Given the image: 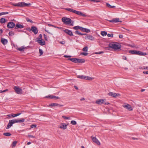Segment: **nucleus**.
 <instances>
[{
    "instance_id": "1",
    "label": "nucleus",
    "mask_w": 148,
    "mask_h": 148,
    "mask_svg": "<svg viewBox=\"0 0 148 148\" xmlns=\"http://www.w3.org/2000/svg\"><path fill=\"white\" fill-rule=\"evenodd\" d=\"M62 20L66 25H69L71 26H73L74 21H72L70 18L64 17L62 18Z\"/></svg>"
},
{
    "instance_id": "2",
    "label": "nucleus",
    "mask_w": 148,
    "mask_h": 148,
    "mask_svg": "<svg viewBox=\"0 0 148 148\" xmlns=\"http://www.w3.org/2000/svg\"><path fill=\"white\" fill-rule=\"evenodd\" d=\"M108 47L114 49V50L115 51H117V50L121 48L120 45L117 43L113 42L110 43Z\"/></svg>"
},
{
    "instance_id": "3",
    "label": "nucleus",
    "mask_w": 148,
    "mask_h": 148,
    "mask_svg": "<svg viewBox=\"0 0 148 148\" xmlns=\"http://www.w3.org/2000/svg\"><path fill=\"white\" fill-rule=\"evenodd\" d=\"M12 5L15 6L20 7H29L31 5L30 3H27L24 2H20L17 3H12Z\"/></svg>"
},
{
    "instance_id": "4",
    "label": "nucleus",
    "mask_w": 148,
    "mask_h": 148,
    "mask_svg": "<svg viewBox=\"0 0 148 148\" xmlns=\"http://www.w3.org/2000/svg\"><path fill=\"white\" fill-rule=\"evenodd\" d=\"M16 93L18 94H21L22 93V89L16 86H15L14 88Z\"/></svg>"
},
{
    "instance_id": "5",
    "label": "nucleus",
    "mask_w": 148,
    "mask_h": 148,
    "mask_svg": "<svg viewBox=\"0 0 148 148\" xmlns=\"http://www.w3.org/2000/svg\"><path fill=\"white\" fill-rule=\"evenodd\" d=\"M67 125L68 124H66L65 123H61L60 125L58 126V128L63 130H65L67 128Z\"/></svg>"
},
{
    "instance_id": "6",
    "label": "nucleus",
    "mask_w": 148,
    "mask_h": 148,
    "mask_svg": "<svg viewBox=\"0 0 148 148\" xmlns=\"http://www.w3.org/2000/svg\"><path fill=\"white\" fill-rule=\"evenodd\" d=\"M108 94L109 96L114 98L120 96V94L115 93L111 92H110Z\"/></svg>"
},
{
    "instance_id": "7",
    "label": "nucleus",
    "mask_w": 148,
    "mask_h": 148,
    "mask_svg": "<svg viewBox=\"0 0 148 148\" xmlns=\"http://www.w3.org/2000/svg\"><path fill=\"white\" fill-rule=\"evenodd\" d=\"M13 124L17 123H21L25 121V119H16L11 120Z\"/></svg>"
},
{
    "instance_id": "8",
    "label": "nucleus",
    "mask_w": 148,
    "mask_h": 148,
    "mask_svg": "<svg viewBox=\"0 0 148 148\" xmlns=\"http://www.w3.org/2000/svg\"><path fill=\"white\" fill-rule=\"evenodd\" d=\"M91 138L93 141L95 143L99 145H100V143L96 137H94L93 136H91Z\"/></svg>"
},
{
    "instance_id": "9",
    "label": "nucleus",
    "mask_w": 148,
    "mask_h": 148,
    "mask_svg": "<svg viewBox=\"0 0 148 148\" xmlns=\"http://www.w3.org/2000/svg\"><path fill=\"white\" fill-rule=\"evenodd\" d=\"M123 107L127 109L129 111H132L133 108L129 104H127L126 105H123Z\"/></svg>"
},
{
    "instance_id": "10",
    "label": "nucleus",
    "mask_w": 148,
    "mask_h": 148,
    "mask_svg": "<svg viewBox=\"0 0 148 148\" xmlns=\"http://www.w3.org/2000/svg\"><path fill=\"white\" fill-rule=\"evenodd\" d=\"M74 13L75 14L78 15H79L80 16H82L83 17H86V15L83 14V13L79 11H77L75 10Z\"/></svg>"
},
{
    "instance_id": "11",
    "label": "nucleus",
    "mask_w": 148,
    "mask_h": 148,
    "mask_svg": "<svg viewBox=\"0 0 148 148\" xmlns=\"http://www.w3.org/2000/svg\"><path fill=\"white\" fill-rule=\"evenodd\" d=\"M74 13L75 14L78 15H79L80 16H82L83 17H86V15L83 14V13L79 11H77L75 10Z\"/></svg>"
},
{
    "instance_id": "12",
    "label": "nucleus",
    "mask_w": 148,
    "mask_h": 148,
    "mask_svg": "<svg viewBox=\"0 0 148 148\" xmlns=\"http://www.w3.org/2000/svg\"><path fill=\"white\" fill-rule=\"evenodd\" d=\"M15 26L14 23L13 22H10L8 23L7 27L9 28H12Z\"/></svg>"
},
{
    "instance_id": "13",
    "label": "nucleus",
    "mask_w": 148,
    "mask_h": 148,
    "mask_svg": "<svg viewBox=\"0 0 148 148\" xmlns=\"http://www.w3.org/2000/svg\"><path fill=\"white\" fill-rule=\"evenodd\" d=\"M31 30L35 34H37L38 33V30L37 29V28L35 26H32Z\"/></svg>"
},
{
    "instance_id": "14",
    "label": "nucleus",
    "mask_w": 148,
    "mask_h": 148,
    "mask_svg": "<svg viewBox=\"0 0 148 148\" xmlns=\"http://www.w3.org/2000/svg\"><path fill=\"white\" fill-rule=\"evenodd\" d=\"M64 32L65 33L71 36H72L73 35L72 32L70 30L67 29H65L64 30H63Z\"/></svg>"
},
{
    "instance_id": "15",
    "label": "nucleus",
    "mask_w": 148,
    "mask_h": 148,
    "mask_svg": "<svg viewBox=\"0 0 148 148\" xmlns=\"http://www.w3.org/2000/svg\"><path fill=\"white\" fill-rule=\"evenodd\" d=\"M108 21L111 23L121 22V21H119V18H114L111 20H108Z\"/></svg>"
},
{
    "instance_id": "16",
    "label": "nucleus",
    "mask_w": 148,
    "mask_h": 148,
    "mask_svg": "<svg viewBox=\"0 0 148 148\" xmlns=\"http://www.w3.org/2000/svg\"><path fill=\"white\" fill-rule=\"evenodd\" d=\"M96 104L101 105L104 103V100L103 99H98L95 102Z\"/></svg>"
},
{
    "instance_id": "17",
    "label": "nucleus",
    "mask_w": 148,
    "mask_h": 148,
    "mask_svg": "<svg viewBox=\"0 0 148 148\" xmlns=\"http://www.w3.org/2000/svg\"><path fill=\"white\" fill-rule=\"evenodd\" d=\"M85 39H88L91 40H93L95 39V38L91 35H87L85 36Z\"/></svg>"
},
{
    "instance_id": "18",
    "label": "nucleus",
    "mask_w": 148,
    "mask_h": 148,
    "mask_svg": "<svg viewBox=\"0 0 148 148\" xmlns=\"http://www.w3.org/2000/svg\"><path fill=\"white\" fill-rule=\"evenodd\" d=\"M49 106H58L59 107H60L62 106H63L62 105L59 104L58 103H53L50 104L49 105Z\"/></svg>"
},
{
    "instance_id": "19",
    "label": "nucleus",
    "mask_w": 148,
    "mask_h": 148,
    "mask_svg": "<svg viewBox=\"0 0 148 148\" xmlns=\"http://www.w3.org/2000/svg\"><path fill=\"white\" fill-rule=\"evenodd\" d=\"M24 27L23 25H21L19 23H17L16 24V26L15 27V29H21L23 28Z\"/></svg>"
},
{
    "instance_id": "20",
    "label": "nucleus",
    "mask_w": 148,
    "mask_h": 148,
    "mask_svg": "<svg viewBox=\"0 0 148 148\" xmlns=\"http://www.w3.org/2000/svg\"><path fill=\"white\" fill-rule=\"evenodd\" d=\"M129 53L132 54H136L138 55V51L136 50H130L129 51Z\"/></svg>"
},
{
    "instance_id": "21",
    "label": "nucleus",
    "mask_w": 148,
    "mask_h": 148,
    "mask_svg": "<svg viewBox=\"0 0 148 148\" xmlns=\"http://www.w3.org/2000/svg\"><path fill=\"white\" fill-rule=\"evenodd\" d=\"M13 124L12 121H11V120H10L9 122L7 125V127H6V129H9L11 126Z\"/></svg>"
},
{
    "instance_id": "22",
    "label": "nucleus",
    "mask_w": 148,
    "mask_h": 148,
    "mask_svg": "<svg viewBox=\"0 0 148 148\" xmlns=\"http://www.w3.org/2000/svg\"><path fill=\"white\" fill-rule=\"evenodd\" d=\"M37 42L41 46L45 45V42L43 39L39 40Z\"/></svg>"
},
{
    "instance_id": "23",
    "label": "nucleus",
    "mask_w": 148,
    "mask_h": 148,
    "mask_svg": "<svg viewBox=\"0 0 148 148\" xmlns=\"http://www.w3.org/2000/svg\"><path fill=\"white\" fill-rule=\"evenodd\" d=\"M1 42L4 45L7 44L8 43V40L7 39L2 38L1 39Z\"/></svg>"
},
{
    "instance_id": "24",
    "label": "nucleus",
    "mask_w": 148,
    "mask_h": 148,
    "mask_svg": "<svg viewBox=\"0 0 148 148\" xmlns=\"http://www.w3.org/2000/svg\"><path fill=\"white\" fill-rule=\"evenodd\" d=\"M85 60L84 59L77 58V63H84Z\"/></svg>"
},
{
    "instance_id": "25",
    "label": "nucleus",
    "mask_w": 148,
    "mask_h": 148,
    "mask_svg": "<svg viewBox=\"0 0 148 148\" xmlns=\"http://www.w3.org/2000/svg\"><path fill=\"white\" fill-rule=\"evenodd\" d=\"M26 48V47H25L24 46H22L17 49V50L23 52H24V49Z\"/></svg>"
},
{
    "instance_id": "26",
    "label": "nucleus",
    "mask_w": 148,
    "mask_h": 148,
    "mask_svg": "<svg viewBox=\"0 0 148 148\" xmlns=\"http://www.w3.org/2000/svg\"><path fill=\"white\" fill-rule=\"evenodd\" d=\"M147 55V53L145 52H142L140 51H138V55L145 56Z\"/></svg>"
},
{
    "instance_id": "27",
    "label": "nucleus",
    "mask_w": 148,
    "mask_h": 148,
    "mask_svg": "<svg viewBox=\"0 0 148 148\" xmlns=\"http://www.w3.org/2000/svg\"><path fill=\"white\" fill-rule=\"evenodd\" d=\"M68 60H71V61H72L73 62H74L75 63H77V58H69L68 59Z\"/></svg>"
},
{
    "instance_id": "28",
    "label": "nucleus",
    "mask_w": 148,
    "mask_h": 148,
    "mask_svg": "<svg viewBox=\"0 0 148 148\" xmlns=\"http://www.w3.org/2000/svg\"><path fill=\"white\" fill-rule=\"evenodd\" d=\"M37 40H36V42H37L38 41H39V40H42V35L41 34H39V36L38 37L36 38Z\"/></svg>"
},
{
    "instance_id": "29",
    "label": "nucleus",
    "mask_w": 148,
    "mask_h": 148,
    "mask_svg": "<svg viewBox=\"0 0 148 148\" xmlns=\"http://www.w3.org/2000/svg\"><path fill=\"white\" fill-rule=\"evenodd\" d=\"M6 22V19L5 18H1L0 19V22L2 24L5 23Z\"/></svg>"
},
{
    "instance_id": "30",
    "label": "nucleus",
    "mask_w": 148,
    "mask_h": 148,
    "mask_svg": "<svg viewBox=\"0 0 148 148\" xmlns=\"http://www.w3.org/2000/svg\"><path fill=\"white\" fill-rule=\"evenodd\" d=\"M65 10H67L69 11H70V12H72V13H74V11H75V10L72 9L70 8H66L65 9Z\"/></svg>"
},
{
    "instance_id": "31",
    "label": "nucleus",
    "mask_w": 148,
    "mask_h": 148,
    "mask_svg": "<svg viewBox=\"0 0 148 148\" xmlns=\"http://www.w3.org/2000/svg\"><path fill=\"white\" fill-rule=\"evenodd\" d=\"M101 34L102 36H104L107 35V33L106 31H101Z\"/></svg>"
},
{
    "instance_id": "32",
    "label": "nucleus",
    "mask_w": 148,
    "mask_h": 148,
    "mask_svg": "<svg viewBox=\"0 0 148 148\" xmlns=\"http://www.w3.org/2000/svg\"><path fill=\"white\" fill-rule=\"evenodd\" d=\"M106 5L108 7V8H114L115 7V6H112L110 5V4H109L108 3H106Z\"/></svg>"
},
{
    "instance_id": "33",
    "label": "nucleus",
    "mask_w": 148,
    "mask_h": 148,
    "mask_svg": "<svg viewBox=\"0 0 148 148\" xmlns=\"http://www.w3.org/2000/svg\"><path fill=\"white\" fill-rule=\"evenodd\" d=\"M3 135L5 136H10L11 135V134L9 132H5L3 134Z\"/></svg>"
},
{
    "instance_id": "34",
    "label": "nucleus",
    "mask_w": 148,
    "mask_h": 148,
    "mask_svg": "<svg viewBox=\"0 0 148 148\" xmlns=\"http://www.w3.org/2000/svg\"><path fill=\"white\" fill-rule=\"evenodd\" d=\"M21 114V113H19L16 114H12V117H14L16 116H17L20 115Z\"/></svg>"
},
{
    "instance_id": "35",
    "label": "nucleus",
    "mask_w": 148,
    "mask_h": 148,
    "mask_svg": "<svg viewBox=\"0 0 148 148\" xmlns=\"http://www.w3.org/2000/svg\"><path fill=\"white\" fill-rule=\"evenodd\" d=\"M85 79L86 80H92V79H93V78L88 77V76H85Z\"/></svg>"
},
{
    "instance_id": "36",
    "label": "nucleus",
    "mask_w": 148,
    "mask_h": 148,
    "mask_svg": "<svg viewBox=\"0 0 148 148\" xmlns=\"http://www.w3.org/2000/svg\"><path fill=\"white\" fill-rule=\"evenodd\" d=\"M80 27H80L79 26H75L74 27H73V29H74L76 30H77L79 29H80Z\"/></svg>"
},
{
    "instance_id": "37",
    "label": "nucleus",
    "mask_w": 148,
    "mask_h": 148,
    "mask_svg": "<svg viewBox=\"0 0 148 148\" xmlns=\"http://www.w3.org/2000/svg\"><path fill=\"white\" fill-rule=\"evenodd\" d=\"M77 77L78 78L80 79H84L85 77V76H84L83 75H78L77 76Z\"/></svg>"
},
{
    "instance_id": "38",
    "label": "nucleus",
    "mask_w": 148,
    "mask_h": 148,
    "mask_svg": "<svg viewBox=\"0 0 148 148\" xmlns=\"http://www.w3.org/2000/svg\"><path fill=\"white\" fill-rule=\"evenodd\" d=\"M71 124L73 125H75L77 124V122L73 120L71 122Z\"/></svg>"
},
{
    "instance_id": "39",
    "label": "nucleus",
    "mask_w": 148,
    "mask_h": 148,
    "mask_svg": "<svg viewBox=\"0 0 148 148\" xmlns=\"http://www.w3.org/2000/svg\"><path fill=\"white\" fill-rule=\"evenodd\" d=\"M14 34V32L11 31L9 32V35L10 36H12Z\"/></svg>"
},
{
    "instance_id": "40",
    "label": "nucleus",
    "mask_w": 148,
    "mask_h": 148,
    "mask_svg": "<svg viewBox=\"0 0 148 148\" xmlns=\"http://www.w3.org/2000/svg\"><path fill=\"white\" fill-rule=\"evenodd\" d=\"M17 143V142L16 141H14L12 143V147H14L15 146L16 144Z\"/></svg>"
},
{
    "instance_id": "41",
    "label": "nucleus",
    "mask_w": 148,
    "mask_h": 148,
    "mask_svg": "<svg viewBox=\"0 0 148 148\" xmlns=\"http://www.w3.org/2000/svg\"><path fill=\"white\" fill-rule=\"evenodd\" d=\"M9 12H2L0 13V16L5 14H8Z\"/></svg>"
},
{
    "instance_id": "42",
    "label": "nucleus",
    "mask_w": 148,
    "mask_h": 148,
    "mask_svg": "<svg viewBox=\"0 0 148 148\" xmlns=\"http://www.w3.org/2000/svg\"><path fill=\"white\" fill-rule=\"evenodd\" d=\"M26 21L28 22H29L31 23H33V21L28 18H26Z\"/></svg>"
},
{
    "instance_id": "43",
    "label": "nucleus",
    "mask_w": 148,
    "mask_h": 148,
    "mask_svg": "<svg viewBox=\"0 0 148 148\" xmlns=\"http://www.w3.org/2000/svg\"><path fill=\"white\" fill-rule=\"evenodd\" d=\"M39 53H40V56H41L43 54V51H42V50L40 49H39Z\"/></svg>"
},
{
    "instance_id": "44",
    "label": "nucleus",
    "mask_w": 148,
    "mask_h": 148,
    "mask_svg": "<svg viewBox=\"0 0 148 148\" xmlns=\"http://www.w3.org/2000/svg\"><path fill=\"white\" fill-rule=\"evenodd\" d=\"M82 50L83 51H88V47H84L83 49Z\"/></svg>"
},
{
    "instance_id": "45",
    "label": "nucleus",
    "mask_w": 148,
    "mask_h": 148,
    "mask_svg": "<svg viewBox=\"0 0 148 148\" xmlns=\"http://www.w3.org/2000/svg\"><path fill=\"white\" fill-rule=\"evenodd\" d=\"M62 117L65 119H70V117L66 116H63Z\"/></svg>"
},
{
    "instance_id": "46",
    "label": "nucleus",
    "mask_w": 148,
    "mask_h": 148,
    "mask_svg": "<svg viewBox=\"0 0 148 148\" xmlns=\"http://www.w3.org/2000/svg\"><path fill=\"white\" fill-rule=\"evenodd\" d=\"M84 32H85L86 33H89L90 32V29H86V28H85L84 31Z\"/></svg>"
},
{
    "instance_id": "47",
    "label": "nucleus",
    "mask_w": 148,
    "mask_h": 148,
    "mask_svg": "<svg viewBox=\"0 0 148 148\" xmlns=\"http://www.w3.org/2000/svg\"><path fill=\"white\" fill-rule=\"evenodd\" d=\"M54 97H55V96H53V95H49V96L48 97H46V98H50L51 99H53V98H54Z\"/></svg>"
},
{
    "instance_id": "48",
    "label": "nucleus",
    "mask_w": 148,
    "mask_h": 148,
    "mask_svg": "<svg viewBox=\"0 0 148 148\" xmlns=\"http://www.w3.org/2000/svg\"><path fill=\"white\" fill-rule=\"evenodd\" d=\"M107 36L108 37H113V34H107Z\"/></svg>"
},
{
    "instance_id": "49",
    "label": "nucleus",
    "mask_w": 148,
    "mask_h": 148,
    "mask_svg": "<svg viewBox=\"0 0 148 148\" xmlns=\"http://www.w3.org/2000/svg\"><path fill=\"white\" fill-rule=\"evenodd\" d=\"M80 54L81 55L86 56H87L88 54V53H84V52H82V53H81Z\"/></svg>"
},
{
    "instance_id": "50",
    "label": "nucleus",
    "mask_w": 148,
    "mask_h": 148,
    "mask_svg": "<svg viewBox=\"0 0 148 148\" xmlns=\"http://www.w3.org/2000/svg\"><path fill=\"white\" fill-rule=\"evenodd\" d=\"M36 126V125H31L30 127L32 128H35Z\"/></svg>"
},
{
    "instance_id": "51",
    "label": "nucleus",
    "mask_w": 148,
    "mask_h": 148,
    "mask_svg": "<svg viewBox=\"0 0 148 148\" xmlns=\"http://www.w3.org/2000/svg\"><path fill=\"white\" fill-rule=\"evenodd\" d=\"M44 36L45 40H47L48 38L47 36L45 34H44Z\"/></svg>"
},
{
    "instance_id": "52",
    "label": "nucleus",
    "mask_w": 148,
    "mask_h": 148,
    "mask_svg": "<svg viewBox=\"0 0 148 148\" xmlns=\"http://www.w3.org/2000/svg\"><path fill=\"white\" fill-rule=\"evenodd\" d=\"M103 53V51H100V52H96L95 53L97 54H99Z\"/></svg>"
},
{
    "instance_id": "53",
    "label": "nucleus",
    "mask_w": 148,
    "mask_h": 148,
    "mask_svg": "<svg viewBox=\"0 0 148 148\" xmlns=\"http://www.w3.org/2000/svg\"><path fill=\"white\" fill-rule=\"evenodd\" d=\"M8 89H5V90H0V92L1 93H2V92H5L8 91Z\"/></svg>"
},
{
    "instance_id": "54",
    "label": "nucleus",
    "mask_w": 148,
    "mask_h": 148,
    "mask_svg": "<svg viewBox=\"0 0 148 148\" xmlns=\"http://www.w3.org/2000/svg\"><path fill=\"white\" fill-rule=\"evenodd\" d=\"M85 29V28L81 27L80 28V30H81L82 31L84 32Z\"/></svg>"
},
{
    "instance_id": "55",
    "label": "nucleus",
    "mask_w": 148,
    "mask_h": 148,
    "mask_svg": "<svg viewBox=\"0 0 148 148\" xmlns=\"http://www.w3.org/2000/svg\"><path fill=\"white\" fill-rule=\"evenodd\" d=\"M48 25L49 26H52V27H56V26H55L54 25H52V24H48Z\"/></svg>"
},
{
    "instance_id": "56",
    "label": "nucleus",
    "mask_w": 148,
    "mask_h": 148,
    "mask_svg": "<svg viewBox=\"0 0 148 148\" xmlns=\"http://www.w3.org/2000/svg\"><path fill=\"white\" fill-rule=\"evenodd\" d=\"M60 43L61 44L64 45V44H65V42L64 41H60Z\"/></svg>"
},
{
    "instance_id": "57",
    "label": "nucleus",
    "mask_w": 148,
    "mask_h": 148,
    "mask_svg": "<svg viewBox=\"0 0 148 148\" xmlns=\"http://www.w3.org/2000/svg\"><path fill=\"white\" fill-rule=\"evenodd\" d=\"M28 136L29 137H32V138H35V136H33L32 135H29V134H28Z\"/></svg>"
},
{
    "instance_id": "58",
    "label": "nucleus",
    "mask_w": 148,
    "mask_h": 148,
    "mask_svg": "<svg viewBox=\"0 0 148 148\" xmlns=\"http://www.w3.org/2000/svg\"><path fill=\"white\" fill-rule=\"evenodd\" d=\"M64 56L65 58H70L71 57V56H67V55H64Z\"/></svg>"
},
{
    "instance_id": "59",
    "label": "nucleus",
    "mask_w": 148,
    "mask_h": 148,
    "mask_svg": "<svg viewBox=\"0 0 148 148\" xmlns=\"http://www.w3.org/2000/svg\"><path fill=\"white\" fill-rule=\"evenodd\" d=\"M143 73L144 74H148V71H144L143 72Z\"/></svg>"
},
{
    "instance_id": "60",
    "label": "nucleus",
    "mask_w": 148,
    "mask_h": 148,
    "mask_svg": "<svg viewBox=\"0 0 148 148\" xmlns=\"http://www.w3.org/2000/svg\"><path fill=\"white\" fill-rule=\"evenodd\" d=\"M122 58L123 60H126L127 58L125 56H123L122 57Z\"/></svg>"
},
{
    "instance_id": "61",
    "label": "nucleus",
    "mask_w": 148,
    "mask_h": 148,
    "mask_svg": "<svg viewBox=\"0 0 148 148\" xmlns=\"http://www.w3.org/2000/svg\"><path fill=\"white\" fill-rule=\"evenodd\" d=\"M79 35H85L86 34H82L81 33L79 32Z\"/></svg>"
},
{
    "instance_id": "62",
    "label": "nucleus",
    "mask_w": 148,
    "mask_h": 148,
    "mask_svg": "<svg viewBox=\"0 0 148 148\" xmlns=\"http://www.w3.org/2000/svg\"><path fill=\"white\" fill-rule=\"evenodd\" d=\"M79 31H78V30H76V31L75 32V34H79Z\"/></svg>"
},
{
    "instance_id": "63",
    "label": "nucleus",
    "mask_w": 148,
    "mask_h": 148,
    "mask_svg": "<svg viewBox=\"0 0 148 148\" xmlns=\"http://www.w3.org/2000/svg\"><path fill=\"white\" fill-rule=\"evenodd\" d=\"M3 31L2 29H0V34H2L3 33Z\"/></svg>"
},
{
    "instance_id": "64",
    "label": "nucleus",
    "mask_w": 148,
    "mask_h": 148,
    "mask_svg": "<svg viewBox=\"0 0 148 148\" xmlns=\"http://www.w3.org/2000/svg\"><path fill=\"white\" fill-rule=\"evenodd\" d=\"M85 98L84 97H82L81 98L80 100L81 101H84L85 100Z\"/></svg>"
}]
</instances>
